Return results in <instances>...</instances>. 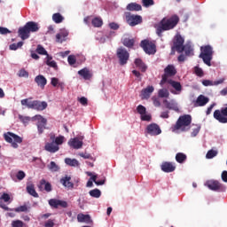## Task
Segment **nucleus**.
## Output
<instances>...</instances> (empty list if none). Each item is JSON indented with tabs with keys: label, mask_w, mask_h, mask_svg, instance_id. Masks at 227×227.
Here are the masks:
<instances>
[{
	"label": "nucleus",
	"mask_w": 227,
	"mask_h": 227,
	"mask_svg": "<svg viewBox=\"0 0 227 227\" xmlns=\"http://www.w3.org/2000/svg\"><path fill=\"white\" fill-rule=\"evenodd\" d=\"M51 171H59V167L54 161H51L50 165L48 166Z\"/></svg>",
	"instance_id": "nucleus-51"
},
{
	"label": "nucleus",
	"mask_w": 227,
	"mask_h": 227,
	"mask_svg": "<svg viewBox=\"0 0 227 227\" xmlns=\"http://www.w3.org/2000/svg\"><path fill=\"white\" fill-rule=\"evenodd\" d=\"M4 138L6 143L11 144L12 148H19V145H20L23 141L21 137L10 131L4 134Z\"/></svg>",
	"instance_id": "nucleus-5"
},
{
	"label": "nucleus",
	"mask_w": 227,
	"mask_h": 227,
	"mask_svg": "<svg viewBox=\"0 0 227 227\" xmlns=\"http://www.w3.org/2000/svg\"><path fill=\"white\" fill-rule=\"evenodd\" d=\"M182 49V52L184 51L185 56H194V49L191 43H186Z\"/></svg>",
	"instance_id": "nucleus-30"
},
{
	"label": "nucleus",
	"mask_w": 227,
	"mask_h": 227,
	"mask_svg": "<svg viewBox=\"0 0 227 227\" xmlns=\"http://www.w3.org/2000/svg\"><path fill=\"white\" fill-rule=\"evenodd\" d=\"M126 20L129 26L134 27V26H137L143 22V17H141V15L129 13L126 15Z\"/></svg>",
	"instance_id": "nucleus-10"
},
{
	"label": "nucleus",
	"mask_w": 227,
	"mask_h": 227,
	"mask_svg": "<svg viewBox=\"0 0 227 227\" xmlns=\"http://www.w3.org/2000/svg\"><path fill=\"white\" fill-rule=\"evenodd\" d=\"M153 91H155V88H153V86H147L145 89L142 90L141 91V95H142V98H145L148 99L150 98Z\"/></svg>",
	"instance_id": "nucleus-27"
},
{
	"label": "nucleus",
	"mask_w": 227,
	"mask_h": 227,
	"mask_svg": "<svg viewBox=\"0 0 227 227\" xmlns=\"http://www.w3.org/2000/svg\"><path fill=\"white\" fill-rule=\"evenodd\" d=\"M35 82H36L37 86H40V88L43 90L47 84V78L42 74H39L35 78Z\"/></svg>",
	"instance_id": "nucleus-28"
},
{
	"label": "nucleus",
	"mask_w": 227,
	"mask_h": 227,
	"mask_svg": "<svg viewBox=\"0 0 227 227\" xmlns=\"http://www.w3.org/2000/svg\"><path fill=\"white\" fill-rule=\"evenodd\" d=\"M207 185L211 191H219L221 189V184L217 181H208Z\"/></svg>",
	"instance_id": "nucleus-32"
},
{
	"label": "nucleus",
	"mask_w": 227,
	"mask_h": 227,
	"mask_svg": "<svg viewBox=\"0 0 227 227\" xmlns=\"http://www.w3.org/2000/svg\"><path fill=\"white\" fill-rule=\"evenodd\" d=\"M52 20L53 22H55V24H61V22L65 20V18L63 17V15H61V13L57 12L52 15Z\"/></svg>",
	"instance_id": "nucleus-39"
},
{
	"label": "nucleus",
	"mask_w": 227,
	"mask_h": 227,
	"mask_svg": "<svg viewBox=\"0 0 227 227\" xmlns=\"http://www.w3.org/2000/svg\"><path fill=\"white\" fill-rule=\"evenodd\" d=\"M126 10H128V12H141L143 7L139 4L130 3L127 5Z\"/></svg>",
	"instance_id": "nucleus-29"
},
{
	"label": "nucleus",
	"mask_w": 227,
	"mask_h": 227,
	"mask_svg": "<svg viewBox=\"0 0 227 227\" xmlns=\"http://www.w3.org/2000/svg\"><path fill=\"white\" fill-rule=\"evenodd\" d=\"M91 180L96 184V185H104V184H106V179L97 181V176H92Z\"/></svg>",
	"instance_id": "nucleus-54"
},
{
	"label": "nucleus",
	"mask_w": 227,
	"mask_h": 227,
	"mask_svg": "<svg viewBox=\"0 0 227 227\" xmlns=\"http://www.w3.org/2000/svg\"><path fill=\"white\" fill-rule=\"evenodd\" d=\"M176 160L179 164H184L187 160V155L184 153H177L176 154Z\"/></svg>",
	"instance_id": "nucleus-35"
},
{
	"label": "nucleus",
	"mask_w": 227,
	"mask_h": 227,
	"mask_svg": "<svg viewBox=\"0 0 227 227\" xmlns=\"http://www.w3.org/2000/svg\"><path fill=\"white\" fill-rule=\"evenodd\" d=\"M135 42L136 41H134V39L124 38L122 43L125 47H128V49H132L134 47Z\"/></svg>",
	"instance_id": "nucleus-41"
},
{
	"label": "nucleus",
	"mask_w": 227,
	"mask_h": 227,
	"mask_svg": "<svg viewBox=\"0 0 227 227\" xmlns=\"http://www.w3.org/2000/svg\"><path fill=\"white\" fill-rule=\"evenodd\" d=\"M18 75L19 77H25L27 79V77H29V73L26 71V69L22 68L19 71Z\"/></svg>",
	"instance_id": "nucleus-53"
},
{
	"label": "nucleus",
	"mask_w": 227,
	"mask_h": 227,
	"mask_svg": "<svg viewBox=\"0 0 227 227\" xmlns=\"http://www.w3.org/2000/svg\"><path fill=\"white\" fill-rule=\"evenodd\" d=\"M184 42L185 40L184 39V37H182L180 34L176 35L173 39V46L171 48L170 54H175V51H176V52H178L179 54H182V48L184 46Z\"/></svg>",
	"instance_id": "nucleus-6"
},
{
	"label": "nucleus",
	"mask_w": 227,
	"mask_h": 227,
	"mask_svg": "<svg viewBox=\"0 0 227 227\" xmlns=\"http://www.w3.org/2000/svg\"><path fill=\"white\" fill-rule=\"evenodd\" d=\"M78 75L82 77V79H84L85 81H90V79L93 77V74H91V71H90L88 67H84L78 71Z\"/></svg>",
	"instance_id": "nucleus-20"
},
{
	"label": "nucleus",
	"mask_w": 227,
	"mask_h": 227,
	"mask_svg": "<svg viewBox=\"0 0 227 227\" xmlns=\"http://www.w3.org/2000/svg\"><path fill=\"white\" fill-rule=\"evenodd\" d=\"M200 54L199 58L202 59V61L207 67H212V59L214 57V49L210 45H205L200 47Z\"/></svg>",
	"instance_id": "nucleus-3"
},
{
	"label": "nucleus",
	"mask_w": 227,
	"mask_h": 227,
	"mask_svg": "<svg viewBox=\"0 0 227 227\" xmlns=\"http://www.w3.org/2000/svg\"><path fill=\"white\" fill-rule=\"evenodd\" d=\"M164 75L167 77H174L176 75V68L173 65H168L164 69Z\"/></svg>",
	"instance_id": "nucleus-25"
},
{
	"label": "nucleus",
	"mask_w": 227,
	"mask_h": 227,
	"mask_svg": "<svg viewBox=\"0 0 227 227\" xmlns=\"http://www.w3.org/2000/svg\"><path fill=\"white\" fill-rule=\"evenodd\" d=\"M77 221L78 223H86V224H91L93 223L90 215H84L82 213L77 215Z\"/></svg>",
	"instance_id": "nucleus-24"
},
{
	"label": "nucleus",
	"mask_w": 227,
	"mask_h": 227,
	"mask_svg": "<svg viewBox=\"0 0 227 227\" xmlns=\"http://www.w3.org/2000/svg\"><path fill=\"white\" fill-rule=\"evenodd\" d=\"M18 35L21 40H27L29 38L31 32L26 27V25L23 27H20L18 30Z\"/></svg>",
	"instance_id": "nucleus-21"
},
{
	"label": "nucleus",
	"mask_w": 227,
	"mask_h": 227,
	"mask_svg": "<svg viewBox=\"0 0 227 227\" xmlns=\"http://www.w3.org/2000/svg\"><path fill=\"white\" fill-rule=\"evenodd\" d=\"M142 4L145 8H150V6L155 4V2L153 0H142Z\"/></svg>",
	"instance_id": "nucleus-48"
},
{
	"label": "nucleus",
	"mask_w": 227,
	"mask_h": 227,
	"mask_svg": "<svg viewBox=\"0 0 227 227\" xmlns=\"http://www.w3.org/2000/svg\"><path fill=\"white\" fill-rule=\"evenodd\" d=\"M91 24L93 27H102V26L104 25V20H102V18L100 17H96L92 19Z\"/></svg>",
	"instance_id": "nucleus-38"
},
{
	"label": "nucleus",
	"mask_w": 227,
	"mask_h": 227,
	"mask_svg": "<svg viewBox=\"0 0 227 227\" xmlns=\"http://www.w3.org/2000/svg\"><path fill=\"white\" fill-rule=\"evenodd\" d=\"M21 106H26L28 109H35V111L47 109V102L39 100L29 101V98L22 99Z\"/></svg>",
	"instance_id": "nucleus-4"
},
{
	"label": "nucleus",
	"mask_w": 227,
	"mask_h": 227,
	"mask_svg": "<svg viewBox=\"0 0 227 227\" xmlns=\"http://www.w3.org/2000/svg\"><path fill=\"white\" fill-rule=\"evenodd\" d=\"M168 83L170 84V86L174 89L170 90V93L173 95H180V93H182L183 87L180 82L170 79L168 81Z\"/></svg>",
	"instance_id": "nucleus-13"
},
{
	"label": "nucleus",
	"mask_w": 227,
	"mask_h": 227,
	"mask_svg": "<svg viewBox=\"0 0 227 227\" xmlns=\"http://www.w3.org/2000/svg\"><path fill=\"white\" fill-rule=\"evenodd\" d=\"M158 96L160 97V98H169V91L168 90V89H160L158 91Z\"/></svg>",
	"instance_id": "nucleus-42"
},
{
	"label": "nucleus",
	"mask_w": 227,
	"mask_h": 227,
	"mask_svg": "<svg viewBox=\"0 0 227 227\" xmlns=\"http://www.w3.org/2000/svg\"><path fill=\"white\" fill-rule=\"evenodd\" d=\"M224 82V79H220L218 81H210V80H203V86H218V84H223Z\"/></svg>",
	"instance_id": "nucleus-31"
},
{
	"label": "nucleus",
	"mask_w": 227,
	"mask_h": 227,
	"mask_svg": "<svg viewBox=\"0 0 227 227\" xmlns=\"http://www.w3.org/2000/svg\"><path fill=\"white\" fill-rule=\"evenodd\" d=\"M0 200H4L5 203H8L10 201V195L8 193H3Z\"/></svg>",
	"instance_id": "nucleus-62"
},
{
	"label": "nucleus",
	"mask_w": 227,
	"mask_h": 227,
	"mask_svg": "<svg viewBox=\"0 0 227 227\" xmlns=\"http://www.w3.org/2000/svg\"><path fill=\"white\" fill-rule=\"evenodd\" d=\"M67 61L69 65L73 66V65H75V63L77 62V59H75V56L69 55L67 58Z\"/></svg>",
	"instance_id": "nucleus-56"
},
{
	"label": "nucleus",
	"mask_w": 227,
	"mask_h": 227,
	"mask_svg": "<svg viewBox=\"0 0 227 227\" xmlns=\"http://www.w3.org/2000/svg\"><path fill=\"white\" fill-rule=\"evenodd\" d=\"M57 146H59L61 145H63V143H65V137L63 136H59L55 138L54 142H53Z\"/></svg>",
	"instance_id": "nucleus-46"
},
{
	"label": "nucleus",
	"mask_w": 227,
	"mask_h": 227,
	"mask_svg": "<svg viewBox=\"0 0 227 227\" xmlns=\"http://www.w3.org/2000/svg\"><path fill=\"white\" fill-rule=\"evenodd\" d=\"M217 156V151L215 150H209L207 154H206V158L207 159H214V157Z\"/></svg>",
	"instance_id": "nucleus-50"
},
{
	"label": "nucleus",
	"mask_w": 227,
	"mask_h": 227,
	"mask_svg": "<svg viewBox=\"0 0 227 227\" xmlns=\"http://www.w3.org/2000/svg\"><path fill=\"white\" fill-rule=\"evenodd\" d=\"M213 116L219 123H227V106L222 107L221 110H215Z\"/></svg>",
	"instance_id": "nucleus-9"
},
{
	"label": "nucleus",
	"mask_w": 227,
	"mask_h": 227,
	"mask_svg": "<svg viewBox=\"0 0 227 227\" xmlns=\"http://www.w3.org/2000/svg\"><path fill=\"white\" fill-rule=\"evenodd\" d=\"M222 180H223V182L227 183V171L226 170L222 172Z\"/></svg>",
	"instance_id": "nucleus-64"
},
{
	"label": "nucleus",
	"mask_w": 227,
	"mask_h": 227,
	"mask_svg": "<svg viewBox=\"0 0 227 227\" xmlns=\"http://www.w3.org/2000/svg\"><path fill=\"white\" fill-rule=\"evenodd\" d=\"M142 121H152V115L144 114L141 115Z\"/></svg>",
	"instance_id": "nucleus-59"
},
{
	"label": "nucleus",
	"mask_w": 227,
	"mask_h": 227,
	"mask_svg": "<svg viewBox=\"0 0 227 227\" xmlns=\"http://www.w3.org/2000/svg\"><path fill=\"white\" fill-rule=\"evenodd\" d=\"M44 227H54V221H52V220H48V221L44 223Z\"/></svg>",
	"instance_id": "nucleus-63"
},
{
	"label": "nucleus",
	"mask_w": 227,
	"mask_h": 227,
	"mask_svg": "<svg viewBox=\"0 0 227 227\" xmlns=\"http://www.w3.org/2000/svg\"><path fill=\"white\" fill-rule=\"evenodd\" d=\"M192 122V117L189 114L182 115L178 118L176 123L174 126V130H182V132H187L189 125Z\"/></svg>",
	"instance_id": "nucleus-2"
},
{
	"label": "nucleus",
	"mask_w": 227,
	"mask_h": 227,
	"mask_svg": "<svg viewBox=\"0 0 227 227\" xmlns=\"http://www.w3.org/2000/svg\"><path fill=\"white\" fill-rule=\"evenodd\" d=\"M12 212H27V207L26 205L20 206L16 208L12 209Z\"/></svg>",
	"instance_id": "nucleus-49"
},
{
	"label": "nucleus",
	"mask_w": 227,
	"mask_h": 227,
	"mask_svg": "<svg viewBox=\"0 0 227 227\" xmlns=\"http://www.w3.org/2000/svg\"><path fill=\"white\" fill-rule=\"evenodd\" d=\"M44 150L50 153H56V152H59V146L57 145L54 142L46 143Z\"/></svg>",
	"instance_id": "nucleus-23"
},
{
	"label": "nucleus",
	"mask_w": 227,
	"mask_h": 227,
	"mask_svg": "<svg viewBox=\"0 0 227 227\" xmlns=\"http://www.w3.org/2000/svg\"><path fill=\"white\" fill-rule=\"evenodd\" d=\"M194 72H195L196 75H198V77H203V75L205 74L203 73V69H201L199 67H194Z\"/></svg>",
	"instance_id": "nucleus-55"
},
{
	"label": "nucleus",
	"mask_w": 227,
	"mask_h": 227,
	"mask_svg": "<svg viewBox=\"0 0 227 227\" xmlns=\"http://www.w3.org/2000/svg\"><path fill=\"white\" fill-rule=\"evenodd\" d=\"M65 163L67 166H72L73 168H75V167L79 166V161L75 159L66 158L65 159Z\"/></svg>",
	"instance_id": "nucleus-40"
},
{
	"label": "nucleus",
	"mask_w": 227,
	"mask_h": 227,
	"mask_svg": "<svg viewBox=\"0 0 227 227\" xmlns=\"http://www.w3.org/2000/svg\"><path fill=\"white\" fill-rule=\"evenodd\" d=\"M25 27L30 33H36L40 30V26L35 21H28L25 24Z\"/></svg>",
	"instance_id": "nucleus-22"
},
{
	"label": "nucleus",
	"mask_w": 227,
	"mask_h": 227,
	"mask_svg": "<svg viewBox=\"0 0 227 227\" xmlns=\"http://www.w3.org/2000/svg\"><path fill=\"white\" fill-rule=\"evenodd\" d=\"M180 22V18L176 15H173L170 18H163L159 26L156 28V33L158 36H161L163 31H170V29H175Z\"/></svg>",
	"instance_id": "nucleus-1"
},
{
	"label": "nucleus",
	"mask_w": 227,
	"mask_h": 227,
	"mask_svg": "<svg viewBox=\"0 0 227 227\" xmlns=\"http://www.w3.org/2000/svg\"><path fill=\"white\" fill-rule=\"evenodd\" d=\"M68 145L72 148H74V150H79L80 148H82V137L71 138L68 142Z\"/></svg>",
	"instance_id": "nucleus-16"
},
{
	"label": "nucleus",
	"mask_w": 227,
	"mask_h": 227,
	"mask_svg": "<svg viewBox=\"0 0 227 227\" xmlns=\"http://www.w3.org/2000/svg\"><path fill=\"white\" fill-rule=\"evenodd\" d=\"M37 187L39 191H45L46 192H51L52 191V184L45 179H41Z\"/></svg>",
	"instance_id": "nucleus-15"
},
{
	"label": "nucleus",
	"mask_w": 227,
	"mask_h": 227,
	"mask_svg": "<svg viewBox=\"0 0 227 227\" xmlns=\"http://www.w3.org/2000/svg\"><path fill=\"white\" fill-rule=\"evenodd\" d=\"M137 112L138 113V114L143 115V114H146V107H145L143 105H139L137 107Z\"/></svg>",
	"instance_id": "nucleus-52"
},
{
	"label": "nucleus",
	"mask_w": 227,
	"mask_h": 227,
	"mask_svg": "<svg viewBox=\"0 0 227 227\" xmlns=\"http://www.w3.org/2000/svg\"><path fill=\"white\" fill-rule=\"evenodd\" d=\"M135 65L136 67H137V68L141 70V72H146V69L148 68V67H146V65L143 63V60L141 59H137L135 60Z\"/></svg>",
	"instance_id": "nucleus-37"
},
{
	"label": "nucleus",
	"mask_w": 227,
	"mask_h": 227,
	"mask_svg": "<svg viewBox=\"0 0 227 227\" xmlns=\"http://www.w3.org/2000/svg\"><path fill=\"white\" fill-rule=\"evenodd\" d=\"M67 36H68V32L67 30H61L60 33L56 35V41L59 43H63V41Z\"/></svg>",
	"instance_id": "nucleus-33"
},
{
	"label": "nucleus",
	"mask_w": 227,
	"mask_h": 227,
	"mask_svg": "<svg viewBox=\"0 0 227 227\" xmlns=\"http://www.w3.org/2000/svg\"><path fill=\"white\" fill-rule=\"evenodd\" d=\"M27 192L30 194V196H33V198H38V192H36L35 184H33L27 185Z\"/></svg>",
	"instance_id": "nucleus-34"
},
{
	"label": "nucleus",
	"mask_w": 227,
	"mask_h": 227,
	"mask_svg": "<svg viewBox=\"0 0 227 227\" xmlns=\"http://www.w3.org/2000/svg\"><path fill=\"white\" fill-rule=\"evenodd\" d=\"M36 52L37 54H41L42 56H49V53H47V51L45 50V48H43V46L38 44L37 48H36Z\"/></svg>",
	"instance_id": "nucleus-44"
},
{
	"label": "nucleus",
	"mask_w": 227,
	"mask_h": 227,
	"mask_svg": "<svg viewBox=\"0 0 227 227\" xmlns=\"http://www.w3.org/2000/svg\"><path fill=\"white\" fill-rule=\"evenodd\" d=\"M116 56L119 59V64L123 67L127 65L129 62V58H130V54L127 51V49L121 47L117 49Z\"/></svg>",
	"instance_id": "nucleus-8"
},
{
	"label": "nucleus",
	"mask_w": 227,
	"mask_h": 227,
	"mask_svg": "<svg viewBox=\"0 0 227 227\" xmlns=\"http://www.w3.org/2000/svg\"><path fill=\"white\" fill-rule=\"evenodd\" d=\"M72 177L70 176H66L60 179V184L67 187V189H74V183L70 182Z\"/></svg>",
	"instance_id": "nucleus-26"
},
{
	"label": "nucleus",
	"mask_w": 227,
	"mask_h": 227,
	"mask_svg": "<svg viewBox=\"0 0 227 227\" xmlns=\"http://www.w3.org/2000/svg\"><path fill=\"white\" fill-rule=\"evenodd\" d=\"M78 102L82 104V106H88V98L82 97L78 98Z\"/></svg>",
	"instance_id": "nucleus-61"
},
{
	"label": "nucleus",
	"mask_w": 227,
	"mask_h": 227,
	"mask_svg": "<svg viewBox=\"0 0 227 227\" xmlns=\"http://www.w3.org/2000/svg\"><path fill=\"white\" fill-rule=\"evenodd\" d=\"M26 226V223L22 222L21 220H14L12 222V227H24Z\"/></svg>",
	"instance_id": "nucleus-47"
},
{
	"label": "nucleus",
	"mask_w": 227,
	"mask_h": 227,
	"mask_svg": "<svg viewBox=\"0 0 227 227\" xmlns=\"http://www.w3.org/2000/svg\"><path fill=\"white\" fill-rule=\"evenodd\" d=\"M46 65L51 68H54V70H58V64L56 61L52 60V57L50 55H47L46 57Z\"/></svg>",
	"instance_id": "nucleus-36"
},
{
	"label": "nucleus",
	"mask_w": 227,
	"mask_h": 227,
	"mask_svg": "<svg viewBox=\"0 0 227 227\" xmlns=\"http://www.w3.org/2000/svg\"><path fill=\"white\" fill-rule=\"evenodd\" d=\"M146 132L149 134V136H159V134H162L160 126H159L157 123H151L147 125Z\"/></svg>",
	"instance_id": "nucleus-12"
},
{
	"label": "nucleus",
	"mask_w": 227,
	"mask_h": 227,
	"mask_svg": "<svg viewBox=\"0 0 227 227\" xmlns=\"http://www.w3.org/2000/svg\"><path fill=\"white\" fill-rule=\"evenodd\" d=\"M140 47H142L145 54L152 55L157 52V46L155 45V43L151 42L147 39L141 41Z\"/></svg>",
	"instance_id": "nucleus-7"
},
{
	"label": "nucleus",
	"mask_w": 227,
	"mask_h": 227,
	"mask_svg": "<svg viewBox=\"0 0 227 227\" xmlns=\"http://www.w3.org/2000/svg\"><path fill=\"white\" fill-rule=\"evenodd\" d=\"M175 169H176V167L169 161H164L161 164V170H163L164 173H173Z\"/></svg>",
	"instance_id": "nucleus-19"
},
{
	"label": "nucleus",
	"mask_w": 227,
	"mask_h": 227,
	"mask_svg": "<svg viewBox=\"0 0 227 227\" xmlns=\"http://www.w3.org/2000/svg\"><path fill=\"white\" fill-rule=\"evenodd\" d=\"M34 120L37 121V129L39 134H43V130H45V127L47 125V119L43 118L42 115H35Z\"/></svg>",
	"instance_id": "nucleus-11"
},
{
	"label": "nucleus",
	"mask_w": 227,
	"mask_h": 227,
	"mask_svg": "<svg viewBox=\"0 0 227 227\" xmlns=\"http://www.w3.org/2000/svg\"><path fill=\"white\" fill-rule=\"evenodd\" d=\"M24 45V42H19L18 43L10 44L9 49L10 51H17V49H20Z\"/></svg>",
	"instance_id": "nucleus-45"
},
{
	"label": "nucleus",
	"mask_w": 227,
	"mask_h": 227,
	"mask_svg": "<svg viewBox=\"0 0 227 227\" xmlns=\"http://www.w3.org/2000/svg\"><path fill=\"white\" fill-rule=\"evenodd\" d=\"M16 178L18 180H24V178H26V173H24V171L20 170L17 174H16Z\"/></svg>",
	"instance_id": "nucleus-57"
},
{
	"label": "nucleus",
	"mask_w": 227,
	"mask_h": 227,
	"mask_svg": "<svg viewBox=\"0 0 227 227\" xmlns=\"http://www.w3.org/2000/svg\"><path fill=\"white\" fill-rule=\"evenodd\" d=\"M200 130H201V126H196V128L193 129V130L192 132V137H196V136H198V134H200Z\"/></svg>",
	"instance_id": "nucleus-58"
},
{
	"label": "nucleus",
	"mask_w": 227,
	"mask_h": 227,
	"mask_svg": "<svg viewBox=\"0 0 227 227\" xmlns=\"http://www.w3.org/2000/svg\"><path fill=\"white\" fill-rule=\"evenodd\" d=\"M209 100L210 99L204 95H200L196 101H194V107H203V106H207V104H208Z\"/></svg>",
	"instance_id": "nucleus-17"
},
{
	"label": "nucleus",
	"mask_w": 227,
	"mask_h": 227,
	"mask_svg": "<svg viewBox=\"0 0 227 227\" xmlns=\"http://www.w3.org/2000/svg\"><path fill=\"white\" fill-rule=\"evenodd\" d=\"M90 196L92 198H100L102 196V192L98 189H94L89 192Z\"/></svg>",
	"instance_id": "nucleus-43"
},
{
	"label": "nucleus",
	"mask_w": 227,
	"mask_h": 227,
	"mask_svg": "<svg viewBox=\"0 0 227 227\" xmlns=\"http://www.w3.org/2000/svg\"><path fill=\"white\" fill-rule=\"evenodd\" d=\"M12 33V31H10V29L4 27H0V35H8Z\"/></svg>",
	"instance_id": "nucleus-60"
},
{
	"label": "nucleus",
	"mask_w": 227,
	"mask_h": 227,
	"mask_svg": "<svg viewBox=\"0 0 227 227\" xmlns=\"http://www.w3.org/2000/svg\"><path fill=\"white\" fill-rule=\"evenodd\" d=\"M49 205L50 207H51V208H58L59 207H60L61 208L68 207V202L57 199H51L49 200Z\"/></svg>",
	"instance_id": "nucleus-14"
},
{
	"label": "nucleus",
	"mask_w": 227,
	"mask_h": 227,
	"mask_svg": "<svg viewBox=\"0 0 227 227\" xmlns=\"http://www.w3.org/2000/svg\"><path fill=\"white\" fill-rule=\"evenodd\" d=\"M163 104H164L166 109H169L170 111H179L178 104H176V102L173 99L170 101L168 99H164Z\"/></svg>",
	"instance_id": "nucleus-18"
}]
</instances>
